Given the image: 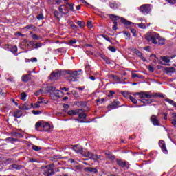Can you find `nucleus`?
Listing matches in <instances>:
<instances>
[{"label": "nucleus", "mask_w": 176, "mask_h": 176, "mask_svg": "<svg viewBox=\"0 0 176 176\" xmlns=\"http://www.w3.org/2000/svg\"><path fill=\"white\" fill-rule=\"evenodd\" d=\"M110 19L112 20V21H118L120 19H121L120 21L122 24H124V25H131L132 23L129 21H127L126 19L116 16L115 14H109Z\"/></svg>", "instance_id": "obj_1"}, {"label": "nucleus", "mask_w": 176, "mask_h": 176, "mask_svg": "<svg viewBox=\"0 0 176 176\" xmlns=\"http://www.w3.org/2000/svg\"><path fill=\"white\" fill-rule=\"evenodd\" d=\"M62 75H65V70L63 71H58L56 72H52L49 76V79H51V80H57L60 76H62Z\"/></svg>", "instance_id": "obj_2"}, {"label": "nucleus", "mask_w": 176, "mask_h": 176, "mask_svg": "<svg viewBox=\"0 0 176 176\" xmlns=\"http://www.w3.org/2000/svg\"><path fill=\"white\" fill-rule=\"evenodd\" d=\"M70 75V78H72V79L69 80V82H75L76 80V76L78 75H80V74H78V71L72 72L71 70H65V75Z\"/></svg>", "instance_id": "obj_3"}, {"label": "nucleus", "mask_w": 176, "mask_h": 176, "mask_svg": "<svg viewBox=\"0 0 176 176\" xmlns=\"http://www.w3.org/2000/svg\"><path fill=\"white\" fill-rule=\"evenodd\" d=\"M140 10L142 13H149L151 12V5L149 4H144L140 7Z\"/></svg>", "instance_id": "obj_4"}, {"label": "nucleus", "mask_w": 176, "mask_h": 176, "mask_svg": "<svg viewBox=\"0 0 176 176\" xmlns=\"http://www.w3.org/2000/svg\"><path fill=\"white\" fill-rule=\"evenodd\" d=\"M146 39L148 42L152 41V43H154V45H157V41H156V39H159V34L146 36Z\"/></svg>", "instance_id": "obj_5"}, {"label": "nucleus", "mask_w": 176, "mask_h": 176, "mask_svg": "<svg viewBox=\"0 0 176 176\" xmlns=\"http://www.w3.org/2000/svg\"><path fill=\"white\" fill-rule=\"evenodd\" d=\"M59 12H60V13H63V14H68V13H69V10H68L67 4H63L59 6Z\"/></svg>", "instance_id": "obj_6"}, {"label": "nucleus", "mask_w": 176, "mask_h": 176, "mask_svg": "<svg viewBox=\"0 0 176 176\" xmlns=\"http://www.w3.org/2000/svg\"><path fill=\"white\" fill-rule=\"evenodd\" d=\"M54 173H57V169L47 168V170L44 172V175L52 176L54 175Z\"/></svg>", "instance_id": "obj_7"}, {"label": "nucleus", "mask_w": 176, "mask_h": 176, "mask_svg": "<svg viewBox=\"0 0 176 176\" xmlns=\"http://www.w3.org/2000/svg\"><path fill=\"white\" fill-rule=\"evenodd\" d=\"M151 122H152L153 126H160V122L157 120V117L155 115H153L150 118Z\"/></svg>", "instance_id": "obj_8"}, {"label": "nucleus", "mask_w": 176, "mask_h": 176, "mask_svg": "<svg viewBox=\"0 0 176 176\" xmlns=\"http://www.w3.org/2000/svg\"><path fill=\"white\" fill-rule=\"evenodd\" d=\"M84 171H85V173H98V170H97V168H93V167H87L84 168Z\"/></svg>", "instance_id": "obj_9"}, {"label": "nucleus", "mask_w": 176, "mask_h": 176, "mask_svg": "<svg viewBox=\"0 0 176 176\" xmlns=\"http://www.w3.org/2000/svg\"><path fill=\"white\" fill-rule=\"evenodd\" d=\"M119 101H114L113 103L107 106V108H111V109H115L119 107Z\"/></svg>", "instance_id": "obj_10"}, {"label": "nucleus", "mask_w": 176, "mask_h": 176, "mask_svg": "<svg viewBox=\"0 0 176 176\" xmlns=\"http://www.w3.org/2000/svg\"><path fill=\"white\" fill-rule=\"evenodd\" d=\"M73 148L72 149L74 151H75V152H76L77 153H83V148H81V147H78V145L76 144V145H72Z\"/></svg>", "instance_id": "obj_11"}, {"label": "nucleus", "mask_w": 176, "mask_h": 176, "mask_svg": "<svg viewBox=\"0 0 176 176\" xmlns=\"http://www.w3.org/2000/svg\"><path fill=\"white\" fill-rule=\"evenodd\" d=\"M104 155H106L107 159L109 160H115L116 159L115 155H112L109 151H104Z\"/></svg>", "instance_id": "obj_12"}, {"label": "nucleus", "mask_w": 176, "mask_h": 176, "mask_svg": "<svg viewBox=\"0 0 176 176\" xmlns=\"http://www.w3.org/2000/svg\"><path fill=\"white\" fill-rule=\"evenodd\" d=\"M87 111H89V107H87V109H78L73 110V115H78V113H80V112H87Z\"/></svg>", "instance_id": "obj_13"}, {"label": "nucleus", "mask_w": 176, "mask_h": 176, "mask_svg": "<svg viewBox=\"0 0 176 176\" xmlns=\"http://www.w3.org/2000/svg\"><path fill=\"white\" fill-rule=\"evenodd\" d=\"M116 162H117V164L118 166H120V167H122V168H124L126 167L127 163H126V162H123L122 160L120 159H117L116 160Z\"/></svg>", "instance_id": "obj_14"}, {"label": "nucleus", "mask_w": 176, "mask_h": 176, "mask_svg": "<svg viewBox=\"0 0 176 176\" xmlns=\"http://www.w3.org/2000/svg\"><path fill=\"white\" fill-rule=\"evenodd\" d=\"M159 145H160V146L162 148V151H163L164 152H168L167 148L166 147V144L164 143V141L160 140V141L159 142Z\"/></svg>", "instance_id": "obj_15"}, {"label": "nucleus", "mask_w": 176, "mask_h": 176, "mask_svg": "<svg viewBox=\"0 0 176 176\" xmlns=\"http://www.w3.org/2000/svg\"><path fill=\"white\" fill-rule=\"evenodd\" d=\"M163 71H165L166 74H171V72L173 73L175 71V68L173 67H165Z\"/></svg>", "instance_id": "obj_16"}, {"label": "nucleus", "mask_w": 176, "mask_h": 176, "mask_svg": "<svg viewBox=\"0 0 176 176\" xmlns=\"http://www.w3.org/2000/svg\"><path fill=\"white\" fill-rule=\"evenodd\" d=\"M43 131H50L51 129L50 124L47 122H45L43 124Z\"/></svg>", "instance_id": "obj_17"}, {"label": "nucleus", "mask_w": 176, "mask_h": 176, "mask_svg": "<svg viewBox=\"0 0 176 176\" xmlns=\"http://www.w3.org/2000/svg\"><path fill=\"white\" fill-rule=\"evenodd\" d=\"M139 101H141L143 104H152L153 102L152 99H142L139 100Z\"/></svg>", "instance_id": "obj_18"}, {"label": "nucleus", "mask_w": 176, "mask_h": 176, "mask_svg": "<svg viewBox=\"0 0 176 176\" xmlns=\"http://www.w3.org/2000/svg\"><path fill=\"white\" fill-rule=\"evenodd\" d=\"M46 91L47 93H52V91H56V87L53 86L46 87L45 88Z\"/></svg>", "instance_id": "obj_19"}, {"label": "nucleus", "mask_w": 176, "mask_h": 176, "mask_svg": "<svg viewBox=\"0 0 176 176\" xmlns=\"http://www.w3.org/2000/svg\"><path fill=\"white\" fill-rule=\"evenodd\" d=\"M14 118H21V116H23V111H16L14 113Z\"/></svg>", "instance_id": "obj_20"}, {"label": "nucleus", "mask_w": 176, "mask_h": 176, "mask_svg": "<svg viewBox=\"0 0 176 176\" xmlns=\"http://www.w3.org/2000/svg\"><path fill=\"white\" fill-rule=\"evenodd\" d=\"M83 112L85 111H80V113H78V118L80 119H86V118H87V115H86V113Z\"/></svg>", "instance_id": "obj_21"}, {"label": "nucleus", "mask_w": 176, "mask_h": 176, "mask_svg": "<svg viewBox=\"0 0 176 176\" xmlns=\"http://www.w3.org/2000/svg\"><path fill=\"white\" fill-rule=\"evenodd\" d=\"M76 105H80L81 108H85V107L87 106V103L86 102H76Z\"/></svg>", "instance_id": "obj_22"}, {"label": "nucleus", "mask_w": 176, "mask_h": 176, "mask_svg": "<svg viewBox=\"0 0 176 176\" xmlns=\"http://www.w3.org/2000/svg\"><path fill=\"white\" fill-rule=\"evenodd\" d=\"M158 40V42H157V43H158V45H164V42L165 40L164 38H160V36L159 35V38H156Z\"/></svg>", "instance_id": "obj_23"}, {"label": "nucleus", "mask_w": 176, "mask_h": 176, "mask_svg": "<svg viewBox=\"0 0 176 176\" xmlns=\"http://www.w3.org/2000/svg\"><path fill=\"white\" fill-rule=\"evenodd\" d=\"M132 78H138L139 79H144V77L142 75H138L135 73H133Z\"/></svg>", "instance_id": "obj_24"}, {"label": "nucleus", "mask_w": 176, "mask_h": 176, "mask_svg": "<svg viewBox=\"0 0 176 176\" xmlns=\"http://www.w3.org/2000/svg\"><path fill=\"white\" fill-rule=\"evenodd\" d=\"M23 82H28L30 80V76L28 75H24L22 77Z\"/></svg>", "instance_id": "obj_25"}, {"label": "nucleus", "mask_w": 176, "mask_h": 176, "mask_svg": "<svg viewBox=\"0 0 176 176\" xmlns=\"http://www.w3.org/2000/svg\"><path fill=\"white\" fill-rule=\"evenodd\" d=\"M32 149H33L34 151H36V152H39V151L42 150V148L38 146H32Z\"/></svg>", "instance_id": "obj_26"}, {"label": "nucleus", "mask_w": 176, "mask_h": 176, "mask_svg": "<svg viewBox=\"0 0 176 176\" xmlns=\"http://www.w3.org/2000/svg\"><path fill=\"white\" fill-rule=\"evenodd\" d=\"M39 101L37 102V104H47V102H49V101L47 100H43V98H39Z\"/></svg>", "instance_id": "obj_27"}, {"label": "nucleus", "mask_w": 176, "mask_h": 176, "mask_svg": "<svg viewBox=\"0 0 176 176\" xmlns=\"http://www.w3.org/2000/svg\"><path fill=\"white\" fill-rule=\"evenodd\" d=\"M86 157H89V159H96L94 157V155H93V153H91L89 151L87 153Z\"/></svg>", "instance_id": "obj_28"}, {"label": "nucleus", "mask_w": 176, "mask_h": 176, "mask_svg": "<svg viewBox=\"0 0 176 176\" xmlns=\"http://www.w3.org/2000/svg\"><path fill=\"white\" fill-rule=\"evenodd\" d=\"M66 5H68V6H69V9L72 10V12H75V10H74V6H75V4L67 3Z\"/></svg>", "instance_id": "obj_29"}, {"label": "nucleus", "mask_w": 176, "mask_h": 176, "mask_svg": "<svg viewBox=\"0 0 176 176\" xmlns=\"http://www.w3.org/2000/svg\"><path fill=\"white\" fill-rule=\"evenodd\" d=\"M21 100L23 101H25V97H27V94L25 92H23L21 94Z\"/></svg>", "instance_id": "obj_30"}, {"label": "nucleus", "mask_w": 176, "mask_h": 176, "mask_svg": "<svg viewBox=\"0 0 176 176\" xmlns=\"http://www.w3.org/2000/svg\"><path fill=\"white\" fill-rule=\"evenodd\" d=\"M109 6H110V8H111L112 9H118V4L115 3H110Z\"/></svg>", "instance_id": "obj_31"}, {"label": "nucleus", "mask_w": 176, "mask_h": 176, "mask_svg": "<svg viewBox=\"0 0 176 176\" xmlns=\"http://www.w3.org/2000/svg\"><path fill=\"white\" fill-rule=\"evenodd\" d=\"M161 59L162 60V61H164V63H168L170 61V60L168 59V56H161Z\"/></svg>", "instance_id": "obj_32"}, {"label": "nucleus", "mask_w": 176, "mask_h": 176, "mask_svg": "<svg viewBox=\"0 0 176 176\" xmlns=\"http://www.w3.org/2000/svg\"><path fill=\"white\" fill-rule=\"evenodd\" d=\"M60 93H63V91H60V90H56L54 91V96H56V97H60Z\"/></svg>", "instance_id": "obj_33"}, {"label": "nucleus", "mask_w": 176, "mask_h": 176, "mask_svg": "<svg viewBox=\"0 0 176 176\" xmlns=\"http://www.w3.org/2000/svg\"><path fill=\"white\" fill-rule=\"evenodd\" d=\"M22 109H23V111H28V109H30V107H28V104L25 103V104L22 106Z\"/></svg>", "instance_id": "obj_34"}, {"label": "nucleus", "mask_w": 176, "mask_h": 176, "mask_svg": "<svg viewBox=\"0 0 176 176\" xmlns=\"http://www.w3.org/2000/svg\"><path fill=\"white\" fill-rule=\"evenodd\" d=\"M12 168H15V170H20L21 168V166L17 164H12Z\"/></svg>", "instance_id": "obj_35"}, {"label": "nucleus", "mask_w": 176, "mask_h": 176, "mask_svg": "<svg viewBox=\"0 0 176 176\" xmlns=\"http://www.w3.org/2000/svg\"><path fill=\"white\" fill-rule=\"evenodd\" d=\"M77 24L79 25V27H85V24L86 23L84 21H78Z\"/></svg>", "instance_id": "obj_36"}, {"label": "nucleus", "mask_w": 176, "mask_h": 176, "mask_svg": "<svg viewBox=\"0 0 176 176\" xmlns=\"http://www.w3.org/2000/svg\"><path fill=\"white\" fill-rule=\"evenodd\" d=\"M25 28H27V30H31V28H33V30H36V27H35L32 25H28L26 27H25Z\"/></svg>", "instance_id": "obj_37"}, {"label": "nucleus", "mask_w": 176, "mask_h": 176, "mask_svg": "<svg viewBox=\"0 0 176 176\" xmlns=\"http://www.w3.org/2000/svg\"><path fill=\"white\" fill-rule=\"evenodd\" d=\"M129 99L133 104H137V99H135L134 97L129 96Z\"/></svg>", "instance_id": "obj_38"}, {"label": "nucleus", "mask_w": 176, "mask_h": 176, "mask_svg": "<svg viewBox=\"0 0 176 176\" xmlns=\"http://www.w3.org/2000/svg\"><path fill=\"white\" fill-rule=\"evenodd\" d=\"M153 97V95L148 94L146 92H144V98H152Z\"/></svg>", "instance_id": "obj_39"}, {"label": "nucleus", "mask_w": 176, "mask_h": 176, "mask_svg": "<svg viewBox=\"0 0 176 176\" xmlns=\"http://www.w3.org/2000/svg\"><path fill=\"white\" fill-rule=\"evenodd\" d=\"M72 93L76 98H79V94H78V92H76V91L73 90Z\"/></svg>", "instance_id": "obj_40"}, {"label": "nucleus", "mask_w": 176, "mask_h": 176, "mask_svg": "<svg viewBox=\"0 0 176 176\" xmlns=\"http://www.w3.org/2000/svg\"><path fill=\"white\" fill-rule=\"evenodd\" d=\"M153 97H160V98H164L163 94H155V95H153Z\"/></svg>", "instance_id": "obj_41"}, {"label": "nucleus", "mask_w": 176, "mask_h": 176, "mask_svg": "<svg viewBox=\"0 0 176 176\" xmlns=\"http://www.w3.org/2000/svg\"><path fill=\"white\" fill-rule=\"evenodd\" d=\"M135 53L136 56H138V57H142V53L140 52L138 50H136Z\"/></svg>", "instance_id": "obj_42"}, {"label": "nucleus", "mask_w": 176, "mask_h": 176, "mask_svg": "<svg viewBox=\"0 0 176 176\" xmlns=\"http://www.w3.org/2000/svg\"><path fill=\"white\" fill-rule=\"evenodd\" d=\"M93 22L91 21H88L87 23V25L89 28H93Z\"/></svg>", "instance_id": "obj_43"}, {"label": "nucleus", "mask_w": 176, "mask_h": 176, "mask_svg": "<svg viewBox=\"0 0 176 176\" xmlns=\"http://www.w3.org/2000/svg\"><path fill=\"white\" fill-rule=\"evenodd\" d=\"M112 78L114 80L117 81V82H120V78H119L118 76L116 75H113Z\"/></svg>", "instance_id": "obj_44"}, {"label": "nucleus", "mask_w": 176, "mask_h": 176, "mask_svg": "<svg viewBox=\"0 0 176 176\" xmlns=\"http://www.w3.org/2000/svg\"><path fill=\"white\" fill-rule=\"evenodd\" d=\"M42 126V122H38L36 125H35V127H36V130H38V129H39V127H41Z\"/></svg>", "instance_id": "obj_45"}, {"label": "nucleus", "mask_w": 176, "mask_h": 176, "mask_svg": "<svg viewBox=\"0 0 176 176\" xmlns=\"http://www.w3.org/2000/svg\"><path fill=\"white\" fill-rule=\"evenodd\" d=\"M12 53H17V46H14L11 48Z\"/></svg>", "instance_id": "obj_46"}, {"label": "nucleus", "mask_w": 176, "mask_h": 176, "mask_svg": "<svg viewBox=\"0 0 176 176\" xmlns=\"http://www.w3.org/2000/svg\"><path fill=\"white\" fill-rule=\"evenodd\" d=\"M54 14L57 19H60V12L58 11H54Z\"/></svg>", "instance_id": "obj_47"}, {"label": "nucleus", "mask_w": 176, "mask_h": 176, "mask_svg": "<svg viewBox=\"0 0 176 176\" xmlns=\"http://www.w3.org/2000/svg\"><path fill=\"white\" fill-rule=\"evenodd\" d=\"M108 49H109V50H110V52H113V53H115V52H116V48H115L114 47L109 46Z\"/></svg>", "instance_id": "obj_48"}, {"label": "nucleus", "mask_w": 176, "mask_h": 176, "mask_svg": "<svg viewBox=\"0 0 176 176\" xmlns=\"http://www.w3.org/2000/svg\"><path fill=\"white\" fill-rule=\"evenodd\" d=\"M32 113H33V115H39V114L42 113V111L33 110V111H32Z\"/></svg>", "instance_id": "obj_49"}, {"label": "nucleus", "mask_w": 176, "mask_h": 176, "mask_svg": "<svg viewBox=\"0 0 176 176\" xmlns=\"http://www.w3.org/2000/svg\"><path fill=\"white\" fill-rule=\"evenodd\" d=\"M138 26L140 28H142L143 30L146 28V26L145 25V24L144 23H138Z\"/></svg>", "instance_id": "obj_50"}, {"label": "nucleus", "mask_w": 176, "mask_h": 176, "mask_svg": "<svg viewBox=\"0 0 176 176\" xmlns=\"http://www.w3.org/2000/svg\"><path fill=\"white\" fill-rule=\"evenodd\" d=\"M166 2H168V3H170V5H175L176 0H166Z\"/></svg>", "instance_id": "obj_51"}, {"label": "nucleus", "mask_w": 176, "mask_h": 176, "mask_svg": "<svg viewBox=\"0 0 176 176\" xmlns=\"http://www.w3.org/2000/svg\"><path fill=\"white\" fill-rule=\"evenodd\" d=\"M102 36L104 38V39L108 41V42H111V39H109V37L107 35L102 34Z\"/></svg>", "instance_id": "obj_52"}, {"label": "nucleus", "mask_w": 176, "mask_h": 176, "mask_svg": "<svg viewBox=\"0 0 176 176\" xmlns=\"http://www.w3.org/2000/svg\"><path fill=\"white\" fill-rule=\"evenodd\" d=\"M137 94L140 96V98H144L145 92H138Z\"/></svg>", "instance_id": "obj_53"}, {"label": "nucleus", "mask_w": 176, "mask_h": 176, "mask_svg": "<svg viewBox=\"0 0 176 176\" xmlns=\"http://www.w3.org/2000/svg\"><path fill=\"white\" fill-rule=\"evenodd\" d=\"M172 124L174 126V127H176V116L174 117V118L172 120L171 122Z\"/></svg>", "instance_id": "obj_54"}, {"label": "nucleus", "mask_w": 176, "mask_h": 176, "mask_svg": "<svg viewBox=\"0 0 176 176\" xmlns=\"http://www.w3.org/2000/svg\"><path fill=\"white\" fill-rule=\"evenodd\" d=\"M165 101H166V102H168L169 104H171V105H173V104H174V101L169 98H166Z\"/></svg>", "instance_id": "obj_55"}, {"label": "nucleus", "mask_w": 176, "mask_h": 176, "mask_svg": "<svg viewBox=\"0 0 176 176\" xmlns=\"http://www.w3.org/2000/svg\"><path fill=\"white\" fill-rule=\"evenodd\" d=\"M36 19H38V20H42L43 19V14H39L37 15Z\"/></svg>", "instance_id": "obj_56"}, {"label": "nucleus", "mask_w": 176, "mask_h": 176, "mask_svg": "<svg viewBox=\"0 0 176 176\" xmlns=\"http://www.w3.org/2000/svg\"><path fill=\"white\" fill-rule=\"evenodd\" d=\"M12 135H13L14 137H20V135H21V137H23V135H21V134H20V133H17V132H14V133H12Z\"/></svg>", "instance_id": "obj_57"}, {"label": "nucleus", "mask_w": 176, "mask_h": 176, "mask_svg": "<svg viewBox=\"0 0 176 176\" xmlns=\"http://www.w3.org/2000/svg\"><path fill=\"white\" fill-rule=\"evenodd\" d=\"M148 71L150 72H155V69L153 68V67H152V65H148Z\"/></svg>", "instance_id": "obj_58"}, {"label": "nucleus", "mask_w": 176, "mask_h": 176, "mask_svg": "<svg viewBox=\"0 0 176 176\" xmlns=\"http://www.w3.org/2000/svg\"><path fill=\"white\" fill-rule=\"evenodd\" d=\"M131 32L132 34H133V36H137V34H136L137 31L135 29L131 28Z\"/></svg>", "instance_id": "obj_59"}, {"label": "nucleus", "mask_w": 176, "mask_h": 176, "mask_svg": "<svg viewBox=\"0 0 176 176\" xmlns=\"http://www.w3.org/2000/svg\"><path fill=\"white\" fill-rule=\"evenodd\" d=\"M34 45H35L34 48H35V49H38V47H41V46H42V43H36Z\"/></svg>", "instance_id": "obj_60"}, {"label": "nucleus", "mask_w": 176, "mask_h": 176, "mask_svg": "<svg viewBox=\"0 0 176 176\" xmlns=\"http://www.w3.org/2000/svg\"><path fill=\"white\" fill-rule=\"evenodd\" d=\"M107 64H111V60H109V58L107 57L104 59Z\"/></svg>", "instance_id": "obj_61"}, {"label": "nucleus", "mask_w": 176, "mask_h": 176, "mask_svg": "<svg viewBox=\"0 0 176 176\" xmlns=\"http://www.w3.org/2000/svg\"><path fill=\"white\" fill-rule=\"evenodd\" d=\"M41 93H42V89H39L38 91L35 92L34 96H39V94H41Z\"/></svg>", "instance_id": "obj_62"}, {"label": "nucleus", "mask_w": 176, "mask_h": 176, "mask_svg": "<svg viewBox=\"0 0 176 176\" xmlns=\"http://www.w3.org/2000/svg\"><path fill=\"white\" fill-rule=\"evenodd\" d=\"M76 42V39H73V40L69 41V43H70V45H74V43H75Z\"/></svg>", "instance_id": "obj_63"}, {"label": "nucleus", "mask_w": 176, "mask_h": 176, "mask_svg": "<svg viewBox=\"0 0 176 176\" xmlns=\"http://www.w3.org/2000/svg\"><path fill=\"white\" fill-rule=\"evenodd\" d=\"M124 34L125 35H126V36L129 38V39H130V32H127V31H124Z\"/></svg>", "instance_id": "obj_64"}]
</instances>
